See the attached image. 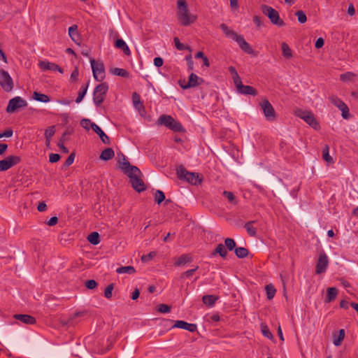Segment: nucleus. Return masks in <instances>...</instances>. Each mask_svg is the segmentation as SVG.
Listing matches in <instances>:
<instances>
[{"mask_svg":"<svg viewBox=\"0 0 358 358\" xmlns=\"http://www.w3.org/2000/svg\"><path fill=\"white\" fill-rule=\"evenodd\" d=\"M111 72L113 74L122 78H128L129 77V73L124 69L115 68L111 70Z\"/></svg>","mask_w":358,"mask_h":358,"instance_id":"c9c22d12","label":"nucleus"},{"mask_svg":"<svg viewBox=\"0 0 358 358\" xmlns=\"http://www.w3.org/2000/svg\"><path fill=\"white\" fill-rule=\"evenodd\" d=\"M329 100L335 106L339 109L345 105V103L341 99L335 96H330Z\"/></svg>","mask_w":358,"mask_h":358,"instance_id":"ea45409f","label":"nucleus"},{"mask_svg":"<svg viewBox=\"0 0 358 358\" xmlns=\"http://www.w3.org/2000/svg\"><path fill=\"white\" fill-rule=\"evenodd\" d=\"M72 133H73L72 130H71L69 129H67L64 132V134H62V136H61V138L58 141L57 146L59 148L61 151L62 152H64V153H66V154L69 153V150H68V148L66 147H65L64 143H66V141H68V138H66V136L67 135H71Z\"/></svg>","mask_w":358,"mask_h":358,"instance_id":"a211bd4d","label":"nucleus"},{"mask_svg":"<svg viewBox=\"0 0 358 358\" xmlns=\"http://www.w3.org/2000/svg\"><path fill=\"white\" fill-rule=\"evenodd\" d=\"M223 195L228 199V201L230 203L235 205L238 203L233 192L229 191H224Z\"/></svg>","mask_w":358,"mask_h":358,"instance_id":"a19ab883","label":"nucleus"},{"mask_svg":"<svg viewBox=\"0 0 358 358\" xmlns=\"http://www.w3.org/2000/svg\"><path fill=\"white\" fill-rule=\"evenodd\" d=\"M220 27L226 36L230 37L236 41L243 51L248 54H252L253 52L250 44L244 39L243 36L238 35L234 31L229 29L228 27L224 23L221 24Z\"/></svg>","mask_w":358,"mask_h":358,"instance_id":"7ed1b4c3","label":"nucleus"},{"mask_svg":"<svg viewBox=\"0 0 358 358\" xmlns=\"http://www.w3.org/2000/svg\"><path fill=\"white\" fill-rule=\"evenodd\" d=\"M108 90V85L107 83H102L94 88L93 101L96 106H99L103 102Z\"/></svg>","mask_w":358,"mask_h":358,"instance_id":"6e6552de","label":"nucleus"},{"mask_svg":"<svg viewBox=\"0 0 358 358\" xmlns=\"http://www.w3.org/2000/svg\"><path fill=\"white\" fill-rule=\"evenodd\" d=\"M334 340L333 343L334 345L339 346L341 345L342 341H343L345 338V330L341 329L338 331V334L336 336V334H334L333 336Z\"/></svg>","mask_w":358,"mask_h":358,"instance_id":"c85d7f7f","label":"nucleus"},{"mask_svg":"<svg viewBox=\"0 0 358 358\" xmlns=\"http://www.w3.org/2000/svg\"><path fill=\"white\" fill-rule=\"evenodd\" d=\"M158 124L164 125L173 131H185L182 124L171 115H162L158 119Z\"/></svg>","mask_w":358,"mask_h":358,"instance_id":"0eeeda50","label":"nucleus"},{"mask_svg":"<svg viewBox=\"0 0 358 358\" xmlns=\"http://www.w3.org/2000/svg\"><path fill=\"white\" fill-rule=\"evenodd\" d=\"M113 289H114V284L113 283L109 284L106 287V289L104 290V296L106 299H110L112 297Z\"/></svg>","mask_w":358,"mask_h":358,"instance_id":"a18cd8bd","label":"nucleus"},{"mask_svg":"<svg viewBox=\"0 0 358 358\" xmlns=\"http://www.w3.org/2000/svg\"><path fill=\"white\" fill-rule=\"evenodd\" d=\"M173 327L185 329L189 332H194L197 329L196 324L188 323L183 320H177Z\"/></svg>","mask_w":358,"mask_h":358,"instance_id":"f3484780","label":"nucleus"},{"mask_svg":"<svg viewBox=\"0 0 358 358\" xmlns=\"http://www.w3.org/2000/svg\"><path fill=\"white\" fill-rule=\"evenodd\" d=\"M164 64V60L162 57H157L154 59V64L157 67H161Z\"/></svg>","mask_w":358,"mask_h":358,"instance_id":"338daca9","label":"nucleus"},{"mask_svg":"<svg viewBox=\"0 0 358 358\" xmlns=\"http://www.w3.org/2000/svg\"><path fill=\"white\" fill-rule=\"evenodd\" d=\"M204 82L203 79L199 78L197 75L192 73L189 76V80L187 82L185 79L180 80L178 84L183 90H187L191 87H195Z\"/></svg>","mask_w":358,"mask_h":358,"instance_id":"9d476101","label":"nucleus"},{"mask_svg":"<svg viewBox=\"0 0 358 358\" xmlns=\"http://www.w3.org/2000/svg\"><path fill=\"white\" fill-rule=\"evenodd\" d=\"M218 299H219L218 296L212 295V294L204 295L202 297L203 303L208 307H213L215 305V302Z\"/></svg>","mask_w":358,"mask_h":358,"instance_id":"5701e85b","label":"nucleus"},{"mask_svg":"<svg viewBox=\"0 0 358 358\" xmlns=\"http://www.w3.org/2000/svg\"><path fill=\"white\" fill-rule=\"evenodd\" d=\"M177 6V17L181 25L188 26L196 21V17L189 13L185 0H178Z\"/></svg>","mask_w":358,"mask_h":358,"instance_id":"f03ea898","label":"nucleus"},{"mask_svg":"<svg viewBox=\"0 0 358 358\" xmlns=\"http://www.w3.org/2000/svg\"><path fill=\"white\" fill-rule=\"evenodd\" d=\"M338 294V289L336 287H329L327 290L325 301L329 303L334 301Z\"/></svg>","mask_w":358,"mask_h":358,"instance_id":"393cba45","label":"nucleus"},{"mask_svg":"<svg viewBox=\"0 0 358 358\" xmlns=\"http://www.w3.org/2000/svg\"><path fill=\"white\" fill-rule=\"evenodd\" d=\"M116 272L117 273H127V274H133L136 272V270L132 266H121L116 269Z\"/></svg>","mask_w":358,"mask_h":358,"instance_id":"72a5a7b5","label":"nucleus"},{"mask_svg":"<svg viewBox=\"0 0 358 358\" xmlns=\"http://www.w3.org/2000/svg\"><path fill=\"white\" fill-rule=\"evenodd\" d=\"M294 113L296 117L303 120L313 129H320V124L310 110H304L301 108H296L294 110Z\"/></svg>","mask_w":358,"mask_h":358,"instance_id":"423d86ee","label":"nucleus"},{"mask_svg":"<svg viewBox=\"0 0 358 358\" xmlns=\"http://www.w3.org/2000/svg\"><path fill=\"white\" fill-rule=\"evenodd\" d=\"M92 129L100 137L104 144H110V138L103 131V130L96 124H92Z\"/></svg>","mask_w":358,"mask_h":358,"instance_id":"6ab92c4d","label":"nucleus"},{"mask_svg":"<svg viewBox=\"0 0 358 358\" xmlns=\"http://www.w3.org/2000/svg\"><path fill=\"white\" fill-rule=\"evenodd\" d=\"M175 46L178 50H190L189 46L185 45L182 43L180 42V40L178 37H175L173 39Z\"/></svg>","mask_w":358,"mask_h":358,"instance_id":"09e8293b","label":"nucleus"},{"mask_svg":"<svg viewBox=\"0 0 358 358\" xmlns=\"http://www.w3.org/2000/svg\"><path fill=\"white\" fill-rule=\"evenodd\" d=\"M217 254H219V255L222 258H225L227 257V251L222 243H220L217 245L211 255L215 256Z\"/></svg>","mask_w":358,"mask_h":358,"instance_id":"a878e982","label":"nucleus"},{"mask_svg":"<svg viewBox=\"0 0 358 358\" xmlns=\"http://www.w3.org/2000/svg\"><path fill=\"white\" fill-rule=\"evenodd\" d=\"M261 330H262V334L265 337H266L269 339L273 338V336L272 333L270 331L268 327L266 324H261Z\"/></svg>","mask_w":358,"mask_h":358,"instance_id":"37998d69","label":"nucleus"},{"mask_svg":"<svg viewBox=\"0 0 358 358\" xmlns=\"http://www.w3.org/2000/svg\"><path fill=\"white\" fill-rule=\"evenodd\" d=\"M55 126H50V127H48L45 130V140H48V138H51L53 135L55 134Z\"/></svg>","mask_w":358,"mask_h":358,"instance_id":"de8ad7c7","label":"nucleus"},{"mask_svg":"<svg viewBox=\"0 0 358 358\" xmlns=\"http://www.w3.org/2000/svg\"><path fill=\"white\" fill-rule=\"evenodd\" d=\"M155 200L158 204L161 203L165 200L164 193L162 190L157 189L155 192Z\"/></svg>","mask_w":358,"mask_h":358,"instance_id":"c03bdc74","label":"nucleus"},{"mask_svg":"<svg viewBox=\"0 0 358 358\" xmlns=\"http://www.w3.org/2000/svg\"><path fill=\"white\" fill-rule=\"evenodd\" d=\"M132 101L134 106L140 110L141 108H143V103L141 102V98L138 93L134 92L132 94Z\"/></svg>","mask_w":358,"mask_h":358,"instance_id":"4c0bfd02","label":"nucleus"},{"mask_svg":"<svg viewBox=\"0 0 358 358\" xmlns=\"http://www.w3.org/2000/svg\"><path fill=\"white\" fill-rule=\"evenodd\" d=\"M259 106L268 121H274L276 118V113L274 108L267 99H264L259 103Z\"/></svg>","mask_w":358,"mask_h":358,"instance_id":"9b49d317","label":"nucleus"},{"mask_svg":"<svg viewBox=\"0 0 358 358\" xmlns=\"http://www.w3.org/2000/svg\"><path fill=\"white\" fill-rule=\"evenodd\" d=\"M97 282L94 280H88L85 281V285L89 289H93L97 287Z\"/></svg>","mask_w":358,"mask_h":358,"instance_id":"864d4df0","label":"nucleus"},{"mask_svg":"<svg viewBox=\"0 0 358 358\" xmlns=\"http://www.w3.org/2000/svg\"><path fill=\"white\" fill-rule=\"evenodd\" d=\"M13 134V129L8 128L6 129L3 133H0V138L3 137H11Z\"/></svg>","mask_w":358,"mask_h":358,"instance_id":"e2e57ef3","label":"nucleus"},{"mask_svg":"<svg viewBox=\"0 0 358 358\" xmlns=\"http://www.w3.org/2000/svg\"><path fill=\"white\" fill-rule=\"evenodd\" d=\"M253 22L256 24V26L258 28H260L262 26H263V23L261 21V18L259 16H254L253 17Z\"/></svg>","mask_w":358,"mask_h":358,"instance_id":"774afa93","label":"nucleus"},{"mask_svg":"<svg viewBox=\"0 0 358 358\" xmlns=\"http://www.w3.org/2000/svg\"><path fill=\"white\" fill-rule=\"evenodd\" d=\"M126 43L124 42V41L122 38H118L115 41V46L117 48H119V49H122L124 46H126Z\"/></svg>","mask_w":358,"mask_h":358,"instance_id":"680f3d73","label":"nucleus"},{"mask_svg":"<svg viewBox=\"0 0 358 358\" xmlns=\"http://www.w3.org/2000/svg\"><path fill=\"white\" fill-rule=\"evenodd\" d=\"M256 222L255 220L249 221L246 222L244 225L245 229H246L248 234L250 236H256L257 235V229L253 227V224Z\"/></svg>","mask_w":358,"mask_h":358,"instance_id":"cd10ccee","label":"nucleus"},{"mask_svg":"<svg viewBox=\"0 0 358 358\" xmlns=\"http://www.w3.org/2000/svg\"><path fill=\"white\" fill-rule=\"evenodd\" d=\"M232 78H233L234 85H236V90H238V89L241 86V85H243L240 76H238V74L235 75L234 76L232 77Z\"/></svg>","mask_w":358,"mask_h":358,"instance_id":"4d7b16f0","label":"nucleus"},{"mask_svg":"<svg viewBox=\"0 0 358 358\" xmlns=\"http://www.w3.org/2000/svg\"><path fill=\"white\" fill-rule=\"evenodd\" d=\"M88 85H89V83H87L86 85H83L80 87V89L78 92V95L76 99V103H80L82 101V100L83 99L84 96H85V94L87 93Z\"/></svg>","mask_w":358,"mask_h":358,"instance_id":"473e14b6","label":"nucleus"},{"mask_svg":"<svg viewBox=\"0 0 358 358\" xmlns=\"http://www.w3.org/2000/svg\"><path fill=\"white\" fill-rule=\"evenodd\" d=\"M61 157L59 154L57 153H51L49 155V162L51 163L57 162L60 159Z\"/></svg>","mask_w":358,"mask_h":358,"instance_id":"bf43d9fd","label":"nucleus"},{"mask_svg":"<svg viewBox=\"0 0 358 358\" xmlns=\"http://www.w3.org/2000/svg\"><path fill=\"white\" fill-rule=\"evenodd\" d=\"M340 110L342 112V117L344 119H348L350 116L349 108H348V106L345 104Z\"/></svg>","mask_w":358,"mask_h":358,"instance_id":"052dcab7","label":"nucleus"},{"mask_svg":"<svg viewBox=\"0 0 358 358\" xmlns=\"http://www.w3.org/2000/svg\"><path fill=\"white\" fill-rule=\"evenodd\" d=\"M237 92L242 94L252 95L254 96L257 94V91L255 88L249 85H244L243 84L238 89Z\"/></svg>","mask_w":358,"mask_h":358,"instance_id":"4be33fe9","label":"nucleus"},{"mask_svg":"<svg viewBox=\"0 0 358 358\" xmlns=\"http://www.w3.org/2000/svg\"><path fill=\"white\" fill-rule=\"evenodd\" d=\"M21 161V157L16 155H10L4 159L0 160V172L8 170L10 168L20 164Z\"/></svg>","mask_w":358,"mask_h":358,"instance_id":"f8f14e48","label":"nucleus"},{"mask_svg":"<svg viewBox=\"0 0 358 358\" xmlns=\"http://www.w3.org/2000/svg\"><path fill=\"white\" fill-rule=\"evenodd\" d=\"M27 106V102L20 96H15L11 99L6 108V112L11 113L17 109L24 108Z\"/></svg>","mask_w":358,"mask_h":358,"instance_id":"4468645a","label":"nucleus"},{"mask_svg":"<svg viewBox=\"0 0 358 358\" xmlns=\"http://www.w3.org/2000/svg\"><path fill=\"white\" fill-rule=\"evenodd\" d=\"M322 157L328 163L333 162V159L329 155V147L328 145H326L322 150Z\"/></svg>","mask_w":358,"mask_h":358,"instance_id":"58836bf2","label":"nucleus"},{"mask_svg":"<svg viewBox=\"0 0 358 358\" xmlns=\"http://www.w3.org/2000/svg\"><path fill=\"white\" fill-rule=\"evenodd\" d=\"M261 10L263 14L268 17L273 24L278 27H283L285 24L284 21L280 19L278 10L273 8L266 4H262L261 6Z\"/></svg>","mask_w":358,"mask_h":358,"instance_id":"39448f33","label":"nucleus"},{"mask_svg":"<svg viewBox=\"0 0 358 358\" xmlns=\"http://www.w3.org/2000/svg\"><path fill=\"white\" fill-rule=\"evenodd\" d=\"M281 48H282V55L286 59H290L292 57V51L290 49V48L289 47L288 44L285 42H283L281 44Z\"/></svg>","mask_w":358,"mask_h":358,"instance_id":"2f4dec72","label":"nucleus"},{"mask_svg":"<svg viewBox=\"0 0 358 358\" xmlns=\"http://www.w3.org/2000/svg\"><path fill=\"white\" fill-rule=\"evenodd\" d=\"M158 311L162 313H167L171 311V307L166 304H159L158 306Z\"/></svg>","mask_w":358,"mask_h":358,"instance_id":"5fc2aeb1","label":"nucleus"},{"mask_svg":"<svg viewBox=\"0 0 358 358\" xmlns=\"http://www.w3.org/2000/svg\"><path fill=\"white\" fill-rule=\"evenodd\" d=\"M118 157L119 169L129 178L133 189L138 193L145 191L146 186L141 178V170L137 166L131 165L124 155L121 153Z\"/></svg>","mask_w":358,"mask_h":358,"instance_id":"f257e3e1","label":"nucleus"},{"mask_svg":"<svg viewBox=\"0 0 358 358\" xmlns=\"http://www.w3.org/2000/svg\"><path fill=\"white\" fill-rule=\"evenodd\" d=\"M177 176L180 180H185L192 185H197L201 182L199 173L189 172L182 165L177 169Z\"/></svg>","mask_w":358,"mask_h":358,"instance_id":"20e7f679","label":"nucleus"},{"mask_svg":"<svg viewBox=\"0 0 358 358\" xmlns=\"http://www.w3.org/2000/svg\"><path fill=\"white\" fill-rule=\"evenodd\" d=\"M78 76H79V72H78V68H76L73 72L71 73V81H76L78 80Z\"/></svg>","mask_w":358,"mask_h":358,"instance_id":"69168bd1","label":"nucleus"},{"mask_svg":"<svg viewBox=\"0 0 358 358\" xmlns=\"http://www.w3.org/2000/svg\"><path fill=\"white\" fill-rule=\"evenodd\" d=\"M13 317L26 324H33L36 322V319L29 315L15 314Z\"/></svg>","mask_w":358,"mask_h":358,"instance_id":"aec40b11","label":"nucleus"},{"mask_svg":"<svg viewBox=\"0 0 358 358\" xmlns=\"http://www.w3.org/2000/svg\"><path fill=\"white\" fill-rule=\"evenodd\" d=\"M114 156H115V152H114V150H113V148H108L104 149L101 152L99 158L101 160L108 161L109 159H111Z\"/></svg>","mask_w":358,"mask_h":358,"instance_id":"b1692460","label":"nucleus"},{"mask_svg":"<svg viewBox=\"0 0 358 358\" xmlns=\"http://www.w3.org/2000/svg\"><path fill=\"white\" fill-rule=\"evenodd\" d=\"M352 76H354V74L352 73L347 72L345 73L341 74L340 76V79L342 81H346L350 80Z\"/></svg>","mask_w":358,"mask_h":358,"instance_id":"0e129e2a","label":"nucleus"},{"mask_svg":"<svg viewBox=\"0 0 358 358\" xmlns=\"http://www.w3.org/2000/svg\"><path fill=\"white\" fill-rule=\"evenodd\" d=\"M69 35L76 43L80 44L81 38L76 24H73L69 28Z\"/></svg>","mask_w":358,"mask_h":358,"instance_id":"412c9836","label":"nucleus"},{"mask_svg":"<svg viewBox=\"0 0 358 358\" xmlns=\"http://www.w3.org/2000/svg\"><path fill=\"white\" fill-rule=\"evenodd\" d=\"M192 261V257H190L189 255H180L178 260L175 262V265L177 266H180L182 265L185 264L186 263L191 262Z\"/></svg>","mask_w":358,"mask_h":358,"instance_id":"c756f323","label":"nucleus"},{"mask_svg":"<svg viewBox=\"0 0 358 358\" xmlns=\"http://www.w3.org/2000/svg\"><path fill=\"white\" fill-rule=\"evenodd\" d=\"M74 159H75V153L72 152L68 157V158L66 159V161L64 162V166H66V167L69 166L70 165H71L73 163Z\"/></svg>","mask_w":358,"mask_h":358,"instance_id":"6e6d98bb","label":"nucleus"},{"mask_svg":"<svg viewBox=\"0 0 358 358\" xmlns=\"http://www.w3.org/2000/svg\"><path fill=\"white\" fill-rule=\"evenodd\" d=\"M295 15L297 16L298 22L301 24L305 23L307 20L306 13L303 10H297Z\"/></svg>","mask_w":358,"mask_h":358,"instance_id":"49530a36","label":"nucleus"},{"mask_svg":"<svg viewBox=\"0 0 358 358\" xmlns=\"http://www.w3.org/2000/svg\"><path fill=\"white\" fill-rule=\"evenodd\" d=\"M0 85L6 92H10L13 88V82L9 73L3 69L0 70Z\"/></svg>","mask_w":358,"mask_h":358,"instance_id":"ddd939ff","label":"nucleus"},{"mask_svg":"<svg viewBox=\"0 0 358 358\" xmlns=\"http://www.w3.org/2000/svg\"><path fill=\"white\" fill-rule=\"evenodd\" d=\"M90 59L94 79L99 82L102 81L105 78V68L103 63L100 61H96L93 58H90Z\"/></svg>","mask_w":358,"mask_h":358,"instance_id":"1a4fd4ad","label":"nucleus"},{"mask_svg":"<svg viewBox=\"0 0 358 358\" xmlns=\"http://www.w3.org/2000/svg\"><path fill=\"white\" fill-rule=\"evenodd\" d=\"M224 245L229 251H232L236 248V242L231 238H225Z\"/></svg>","mask_w":358,"mask_h":358,"instance_id":"79ce46f5","label":"nucleus"},{"mask_svg":"<svg viewBox=\"0 0 358 358\" xmlns=\"http://www.w3.org/2000/svg\"><path fill=\"white\" fill-rule=\"evenodd\" d=\"M32 97L34 100L42 103H47L50 101L49 96L38 92H34Z\"/></svg>","mask_w":358,"mask_h":358,"instance_id":"bb28decb","label":"nucleus"},{"mask_svg":"<svg viewBox=\"0 0 358 358\" xmlns=\"http://www.w3.org/2000/svg\"><path fill=\"white\" fill-rule=\"evenodd\" d=\"M198 268H199V266H196L194 268H192V269H189V270H187V271L183 272L181 274L180 278H189V277H191L198 270Z\"/></svg>","mask_w":358,"mask_h":358,"instance_id":"8fccbe9b","label":"nucleus"},{"mask_svg":"<svg viewBox=\"0 0 358 358\" xmlns=\"http://www.w3.org/2000/svg\"><path fill=\"white\" fill-rule=\"evenodd\" d=\"M234 252L236 257L238 258H245L249 254L248 250L243 247L236 248L234 250Z\"/></svg>","mask_w":358,"mask_h":358,"instance_id":"f704fd0d","label":"nucleus"},{"mask_svg":"<svg viewBox=\"0 0 358 358\" xmlns=\"http://www.w3.org/2000/svg\"><path fill=\"white\" fill-rule=\"evenodd\" d=\"M87 241L92 245H98L100 243V236L98 232L93 231L87 236Z\"/></svg>","mask_w":358,"mask_h":358,"instance_id":"7c9ffc66","label":"nucleus"},{"mask_svg":"<svg viewBox=\"0 0 358 358\" xmlns=\"http://www.w3.org/2000/svg\"><path fill=\"white\" fill-rule=\"evenodd\" d=\"M328 264L329 259L327 255L324 252L321 253L316 264L315 273L317 274H321L325 272Z\"/></svg>","mask_w":358,"mask_h":358,"instance_id":"2eb2a0df","label":"nucleus"},{"mask_svg":"<svg viewBox=\"0 0 358 358\" xmlns=\"http://www.w3.org/2000/svg\"><path fill=\"white\" fill-rule=\"evenodd\" d=\"M94 124L89 119H83L80 121V125L85 129L89 130L90 127L92 128V124Z\"/></svg>","mask_w":358,"mask_h":358,"instance_id":"603ef678","label":"nucleus"},{"mask_svg":"<svg viewBox=\"0 0 358 358\" xmlns=\"http://www.w3.org/2000/svg\"><path fill=\"white\" fill-rule=\"evenodd\" d=\"M265 289L266 292L267 299L269 300L272 299L274 297L276 292L275 288L272 284H268L266 286Z\"/></svg>","mask_w":358,"mask_h":358,"instance_id":"e433bc0d","label":"nucleus"},{"mask_svg":"<svg viewBox=\"0 0 358 358\" xmlns=\"http://www.w3.org/2000/svg\"><path fill=\"white\" fill-rule=\"evenodd\" d=\"M38 65L43 71L49 70L52 71H59L61 73H64L63 69L55 63L47 61H42L39 62Z\"/></svg>","mask_w":358,"mask_h":358,"instance_id":"dca6fc26","label":"nucleus"},{"mask_svg":"<svg viewBox=\"0 0 358 358\" xmlns=\"http://www.w3.org/2000/svg\"><path fill=\"white\" fill-rule=\"evenodd\" d=\"M185 59H186V61H187V64L188 70L189 71H192L194 69V62L192 60V55H189L186 56Z\"/></svg>","mask_w":358,"mask_h":358,"instance_id":"13d9d810","label":"nucleus"},{"mask_svg":"<svg viewBox=\"0 0 358 358\" xmlns=\"http://www.w3.org/2000/svg\"><path fill=\"white\" fill-rule=\"evenodd\" d=\"M156 255H157V252L155 251H152L148 255H143L141 257V261L143 262H148L150 260H151L153 257H155L156 256Z\"/></svg>","mask_w":358,"mask_h":358,"instance_id":"3c124183","label":"nucleus"}]
</instances>
